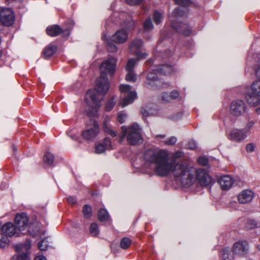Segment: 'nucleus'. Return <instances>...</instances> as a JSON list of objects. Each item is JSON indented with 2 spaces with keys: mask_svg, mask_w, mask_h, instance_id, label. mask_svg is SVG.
Instances as JSON below:
<instances>
[{
  "mask_svg": "<svg viewBox=\"0 0 260 260\" xmlns=\"http://www.w3.org/2000/svg\"><path fill=\"white\" fill-rule=\"evenodd\" d=\"M174 1L177 4L183 7L188 6L191 3L190 0H174Z\"/></svg>",
  "mask_w": 260,
  "mask_h": 260,
  "instance_id": "44",
  "label": "nucleus"
},
{
  "mask_svg": "<svg viewBox=\"0 0 260 260\" xmlns=\"http://www.w3.org/2000/svg\"><path fill=\"white\" fill-rule=\"evenodd\" d=\"M121 92L127 93L128 95L125 97L121 103L122 108L133 103L137 95L136 91L131 90V86L127 84H121L119 86Z\"/></svg>",
  "mask_w": 260,
  "mask_h": 260,
  "instance_id": "8",
  "label": "nucleus"
},
{
  "mask_svg": "<svg viewBox=\"0 0 260 260\" xmlns=\"http://www.w3.org/2000/svg\"><path fill=\"white\" fill-rule=\"evenodd\" d=\"M143 26H144V29L147 31H149L150 29H151L153 27V25L151 20L150 19H147L144 22Z\"/></svg>",
  "mask_w": 260,
  "mask_h": 260,
  "instance_id": "43",
  "label": "nucleus"
},
{
  "mask_svg": "<svg viewBox=\"0 0 260 260\" xmlns=\"http://www.w3.org/2000/svg\"><path fill=\"white\" fill-rule=\"evenodd\" d=\"M15 224L19 232L26 230L27 232H29L33 236H37L40 235V231L38 229L35 232L31 231V226L28 222V217L24 213H19L16 215Z\"/></svg>",
  "mask_w": 260,
  "mask_h": 260,
  "instance_id": "6",
  "label": "nucleus"
},
{
  "mask_svg": "<svg viewBox=\"0 0 260 260\" xmlns=\"http://www.w3.org/2000/svg\"><path fill=\"white\" fill-rule=\"evenodd\" d=\"M15 20L14 14L9 8H4L0 10V20L5 25L9 26L13 24Z\"/></svg>",
  "mask_w": 260,
  "mask_h": 260,
  "instance_id": "12",
  "label": "nucleus"
},
{
  "mask_svg": "<svg viewBox=\"0 0 260 260\" xmlns=\"http://www.w3.org/2000/svg\"><path fill=\"white\" fill-rule=\"evenodd\" d=\"M64 33H66L64 36H67V37H68L70 35V30L69 29H67V30H64V31H63Z\"/></svg>",
  "mask_w": 260,
  "mask_h": 260,
  "instance_id": "57",
  "label": "nucleus"
},
{
  "mask_svg": "<svg viewBox=\"0 0 260 260\" xmlns=\"http://www.w3.org/2000/svg\"><path fill=\"white\" fill-rule=\"evenodd\" d=\"M234 250L225 248L222 252V258L223 260H233L234 258Z\"/></svg>",
  "mask_w": 260,
  "mask_h": 260,
  "instance_id": "28",
  "label": "nucleus"
},
{
  "mask_svg": "<svg viewBox=\"0 0 260 260\" xmlns=\"http://www.w3.org/2000/svg\"><path fill=\"white\" fill-rule=\"evenodd\" d=\"M122 25L127 29L131 30L134 28L135 22L130 16H128L126 20L122 22Z\"/></svg>",
  "mask_w": 260,
  "mask_h": 260,
  "instance_id": "29",
  "label": "nucleus"
},
{
  "mask_svg": "<svg viewBox=\"0 0 260 260\" xmlns=\"http://www.w3.org/2000/svg\"><path fill=\"white\" fill-rule=\"evenodd\" d=\"M157 72L161 75L170 74L173 72V68L169 65H161L158 67Z\"/></svg>",
  "mask_w": 260,
  "mask_h": 260,
  "instance_id": "26",
  "label": "nucleus"
},
{
  "mask_svg": "<svg viewBox=\"0 0 260 260\" xmlns=\"http://www.w3.org/2000/svg\"><path fill=\"white\" fill-rule=\"evenodd\" d=\"M115 105V102L114 101V98H112L107 103L105 106V110L106 111H110L113 108L114 105Z\"/></svg>",
  "mask_w": 260,
  "mask_h": 260,
  "instance_id": "42",
  "label": "nucleus"
},
{
  "mask_svg": "<svg viewBox=\"0 0 260 260\" xmlns=\"http://www.w3.org/2000/svg\"><path fill=\"white\" fill-rule=\"evenodd\" d=\"M67 200L69 203L74 204L76 203V200L74 197H69L67 198Z\"/></svg>",
  "mask_w": 260,
  "mask_h": 260,
  "instance_id": "54",
  "label": "nucleus"
},
{
  "mask_svg": "<svg viewBox=\"0 0 260 260\" xmlns=\"http://www.w3.org/2000/svg\"><path fill=\"white\" fill-rule=\"evenodd\" d=\"M254 198V192L250 189L242 190L238 196V201L240 204H245L250 202Z\"/></svg>",
  "mask_w": 260,
  "mask_h": 260,
  "instance_id": "17",
  "label": "nucleus"
},
{
  "mask_svg": "<svg viewBox=\"0 0 260 260\" xmlns=\"http://www.w3.org/2000/svg\"><path fill=\"white\" fill-rule=\"evenodd\" d=\"M179 95V93L177 90H174L172 91L170 96L167 93H164L162 96V100L165 102H168L171 99H175L177 98Z\"/></svg>",
  "mask_w": 260,
  "mask_h": 260,
  "instance_id": "30",
  "label": "nucleus"
},
{
  "mask_svg": "<svg viewBox=\"0 0 260 260\" xmlns=\"http://www.w3.org/2000/svg\"><path fill=\"white\" fill-rule=\"evenodd\" d=\"M146 111H145L144 112H143L142 111V113H143V115H147V114H146Z\"/></svg>",
  "mask_w": 260,
  "mask_h": 260,
  "instance_id": "62",
  "label": "nucleus"
},
{
  "mask_svg": "<svg viewBox=\"0 0 260 260\" xmlns=\"http://www.w3.org/2000/svg\"><path fill=\"white\" fill-rule=\"evenodd\" d=\"M98 217L100 221H104L109 219V215L106 209H101L98 212Z\"/></svg>",
  "mask_w": 260,
  "mask_h": 260,
  "instance_id": "31",
  "label": "nucleus"
},
{
  "mask_svg": "<svg viewBox=\"0 0 260 260\" xmlns=\"http://www.w3.org/2000/svg\"><path fill=\"white\" fill-rule=\"evenodd\" d=\"M177 180L183 186H190L194 181L193 174L195 169L189 165L187 162H176L173 161L172 171Z\"/></svg>",
  "mask_w": 260,
  "mask_h": 260,
  "instance_id": "2",
  "label": "nucleus"
},
{
  "mask_svg": "<svg viewBox=\"0 0 260 260\" xmlns=\"http://www.w3.org/2000/svg\"><path fill=\"white\" fill-rule=\"evenodd\" d=\"M112 149L111 140L109 138H105L104 142L96 145L95 147V152L97 154H101L104 152L106 150Z\"/></svg>",
  "mask_w": 260,
  "mask_h": 260,
  "instance_id": "20",
  "label": "nucleus"
},
{
  "mask_svg": "<svg viewBox=\"0 0 260 260\" xmlns=\"http://www.w3.org/2000/svg\"><path fill=\"white\" fill-rule=\"evenodd\" d=\"M256 122V120H250L249 119L246 124V126L244 128V129H243L244 131L246 133V134L248 135L250 131V130L251 129V128H252V127L253 126V125H254V124Z\"/></svg>",
  "mask_w": 260,
  "mask_h": 260,
  "instance_id": "36",
  "label": "nucleus"
},
{
  "mask_svg": "<svg viewBox=\"0 0 260 260\" xmlns=\"http://www.w3.org/2000/svg\"><path fill=\"white\" fill-rule=\"evenodd\" d=\"M126 117L127 115L125 113L120 112L118 114L117 120L120 123H122L125 121Z\"/></svg>",
  "mask_w": 260,
  "mask_h": 260,
  "instance_id": "46",
  "label": "nucleus"
},
{
  "mask_svg": "<svg viewBox=\"0 0 260 260\" xmlns=\"http://www.w3.org/2000/svg\"><path fill=\"white\" fill-rule=\"evenodd\" d=\"M136 63V59L134 58H130L128 60L126 65L125 66V70L127 72L134 71V69Z\"/></svg>",
  "mask_w": 260,
  "mask_h": 260,
  "instance_id": "34",
  "label": "nucleus"
},
{
  "mask_svg": "<svg viewBox=\"0 0 260 260\" xmlns=\"http://www.w3.org/2000/svg\"><path fill=\"white\" fill-rule=\"evenodd\" d=\"M188 147L191 149H195L197 147V144L194 141H190L188 143Z\"/></svg>",
  "mask_w": 260,
  "mask_h": 260,
  "instance_id": "53",
  "label": "nucleus"
},
{
  "mask_svg": "<svg viewBox=\"0 0 260 260\" xmlns=\"http://www.w3.org/2000/svg\"><path fill=\"white\" fill-rule=\"evenodd\" d=\"M255 74L257 78L260 80V57L258 59L257 63L255 68Z\"/></svg>",
  "mask_w": 260,
  "mask_h": 260,
  "instance_id": "47",
  "label": "nucleus"
},
{
  "mask_svg": "<svg viewBox=\"0 0 260 260\" xmlns=\"http://www.w3.org/2000/svg\"><path fill=\"white\" fill-rule=\"evenodd\" d=\"M246 111L245 104L243 101L236 100L233 101L230 107V112L235 116H240Z\"/></svg>",
  "mask_w": 260,
  "mask_h": 260,
  "instance_id": "15",
  "label": "nucleus"
},
{
  "mask_svg": "<svg viewBox=\"0 0 260 260\" xmlns=\"http://www.w3.org/2000/svg\"><path fill=\"white\" fill-rule=\"evenodd\" d=\"M105 133L110 135L113 137H115L117 136V133L114 130H113L110 125H107L105 124V126H103Z\"/></svg>",
  "mask_w": 260,
  "mask_h": 260,
  "instance_id": "40",
  "label": "nucleus"
},
{
  "mask_svg": "<svg viewBox=\"0 0 260 260\" xmlns=\"http://www.w3.org/2000/svg\"><path fill=\"white\" fill-rule=\"evenodd\" d=\"M8 242L9 240L7 238L5 237H1V238H0V247H5L8 244Z\"/></svg>",
  "mask_w": 260,
  "mask_h": 260,
  "instance_id": "49",
  "label": "nucleus"
},
{
  "mask_svg": "<svg viewBox=\"0 0 260 260\" xmlns=\"http://www.w3.org/2000/svg\"><path fill=\"white\" fill-rule=\"evenodd\" d=\"M110 120H111V119L108 116H105L104 117V122H103V126H105V123L107 125H110L109 124V122L110 121Z\"/></svg>",
  "mask_w": 260,
  "mask_h": 260,
  "instance_id": "52",
  "label": "nucleus"
},
{
  "mask_svg": "<svg viewBox=\"0 0 260 260\" xmlns=\"http://www.w3.org/2000/svg\"><path fill=\"white\" fill-rule=\"evenodd\" d=\"M260 226L259 224L254 219H249L246 223V226L249 229H254Z\"/></svg>",
  "mask_w": 260,
  "mask_h": 260,
  "instance_id": "41",
  "label": "nucleus"
},
{
  "mask_svg": "<svg viewBox=\"0 0 260 260\" xmlns=\"http://www.w3.org/2000/svg\"><path fill=\"white\" fill-rule=\"evenodd\" d=\"M34 260H46V258L43 255H39L36 257Z\"/></svg>",
  "mask_w": 260,
  "mask_h": 260,
  "instance_id": "55",
  "label": "nucleus"
},
{
  "mask_svg": "<svg viewBox=\"0 0 260 260\" xmlns=\"http://www.w3.org/2000/svg\"><path fill=\"white\" fill-rule=\"evenodd\" d=\"M159 80L155 73L150 72L148 73L147 76L146 84L149 88L156 86Z\"/></svg>",
  "mask_w": 260,
  "mask_h": 260,
  "instance_id": "23",
  "label": "nucleus"
},
{
  "mask_svg": "<svg viewBox=\"0 0 260 260\" xmlns=\"http://www.w3.org/2000/svg\"><path fill=\"white\" fill-rule=\"evenodd\" d=\"M128 38V32L123 29H120L111 36V39L116 43L122 44L126 42Z\"/></svg>",
  "mask_w": 260,
  "mask_h": 260,
  "instance_id": "16",
  "label": "nucleus"
},
{
  "mask_svg": "<svg viewBox=\"0 0 260 260\" xmlns=\"http://www.w3.org/2000/svg\"><path fill=\"white\" fill-rule=\"evenodd\" d=\"M143 44V42L141 39H136L133 40L129 45L131 52L136 55L139 58H144L147 56L146 53L141 52V47Z\"/></svg>",
  "mask_w": 260,
  "mask_h": 260,
  "instance_id": "10",
  "label": "nucleus"
},
{
  "mask_svg": "<svg viewBox=\"0 0 260 260\" xmlns=\"http://www.w3.org/2000/svg\"><path fill=\"white\" fill-rule=\"evenodd\" d=\"M121 131L119 140L120 142L126 136L127 142L132 145H136L142 143V129L137 123H134L128 126H122Z\"/></svg>",
  "mask_w": 260,
  "mask_h": 260,
  "instance_id": "3",
  "label": "nucleus"
},
{
  "mask_svg": "<svg viewBox=\"0 0 260 260\" xmlns=\"http://www.w3.org/2000/svg\"><path fill=\"white\" fill-rule=\"evenodd\" d=\"M218 182L222 190H226L231 188L234 183V180L230 176L225 175L221 177Z\"/></svg>",
  "mask_w": 260,
  "mask_h": 260,
  "instance_id": "19",
  "label": "nucleus"
},
{
  "mask_svg": "<svg viewBox=\"0 0 260 260\" xmlns=\"http://www.w3.org/2000/svg\"><path fill=\"white\" fill-rule=\"evenodd\" d=\"M247 135L243 129H235L232 131L229 134V138L237 142H240L246 139Z\"/></svg>",
  "mask_w": 260,
  "mask_h": 260,
  "instance_id": "18",
  "label": "nucleus"
},
{
  "mask_svg": "<svg viewBox=\"0 0 260 260\" xmlns=\"http://www.w3.org/2000/svg\"><path fill=\"white\" fill-rule=\"evenodd\" d=\"M185 12L183 10H181L180 8H176L169 16V18L171 22V26L173 28L184 36H188L191 34V29L186 24L179 23V26H178V18L180 17L183 16Z\"/></svg>",
  "mask_w": 260,
  "mask_h": 260,
  "instance_id": "4",
  "label": "nucleus"
},
{
  "mask_svg": "<svg viewBox=\"0 0 260 260\" xmlns=\"http://www.w3.org/2000/svg\"><path fill=\"white\" fill-rule=\"evenodd\" d=\"M256 248L257 249V250L260 251V244H258L256 246Z\"/></svg>",
  "mask_w": 260,
  "mask_h": 260,
  "instance_id": "60",
  "label": "nucleus"
},
{
  "mask_svg": "<svg viewBox=\"0 0 260 260\" xmlns=\"http://www.w3.org/2000/svg\"><path fill=\"white\" fill-rule=\"evenodd\" d=\"M89 231L92 236H96L99 234L98 225L95 223H92L90 225Z\"/></svg>",
  "mask_w": 260,
  "mask_h": 260,
  "instance_id": "38",
  "label": "nucleus"
},
{
  "mask_svg": "<svg viewBox=\"0 0 260 260\" xmlns=\"http://www.w3.org/2000/svg\"><path fill=\"white\" fill-rule=\"evenodd\" d=\"M107 49L109 51L112 52H115L117 50V48L115 44H112V43H109L107 45Z\"/></svg>",
  "mask_w": 260,
  "mask_h": 260,
  "instance_id": "50",
  "label": "nucleus"
},
{
  "mask_svg": "<svg viewBox=\"0 0 260 260\" xmlns=\"http://www.w3.org/2000/svg\"><path fill=\"white\" fill-rule=\"evenodd\" d=\"M57 47L52 44H49L44 50L43 54L45 57H49L53 55L56 51Z\"/></svg>",
  "mask_w": 260,
  "mask_h": 260,
  "instance_id": "27",
  "label": "nucleus"
},
{
  "mask_svg": "<svg viewBox=\"0 0 260 260\" xmlns=\"http://www.w3.org/2000/svg\"><path fill=\"white\" fill-rule=\"evenodd\" d=\"M83 213L86 218H89L92 214V209L90 206L85 205L83 207Z\"/></svg>",
  "mask_w": 260,
  "mask_h": 260,
  "instance_id": "37",
  "label": "nucleus"
},
{
  "mask_svg": "<svg viewBox=\"0 0 260 260\" xmlns=\"http://www.w3.org/2000/svg\"><path fill=\"white\" fill-rule=\"evenodd\" d=\"M38 247L41 250H47L48 247L47 242L45 241L44 240H42L38 244Z\"/></svg>",
  "mask_w": 260,
  "mask_h": 260,
  "instance_id": "45",
  "label": "nucleus"
},
{
  "mask_svg": "<svg viewBox=\"0 0 260 260\" xmlns=\"http://www.w3.org/2000/svg\"><path fill=\"white\" fill-rule=\"evenodd\" d=\"M70 137L73 139H77V136H73V135H71L70 136Z\"/></svg>",
  "mask_w": 260,
  "mask_h": 260,
  "instance_id": "59",
  "label": "nucleus"
},
{
  "mask_svg": "<svg viewBox=\"0 0 260 260\" xmlns=\"http://www.w3.org/2000/svg\"><path fill=\"white\" fill-rule=\"evenodd\" d=\"M44 161L50 166L52 165L54 161V156L53 154L49 152H47L43 157Z\"/></svg>",
  "mask_w": 260,
  "mask_h": 260,
  "instance_id": "33",
  "label": "nucleus"
},
{
  "mask_svg": "<svg viewBox=\"0 0 260 260\" xmlns=\"http://www.w3.org/2000/svg\"><path fill=\"white\" fill-rule=\"evenodd\" d=\"M132 244V240L128 237L123 238L120 242V246L123 249H127Z\"/></svg>",
  "mask_w": 260,
  "mask_h": 260,
  "instance_id": "32",
  "label": "nucleus"
},
{
  "mask_svg": "<svg viewBox=\"0 0 260 260\" xmlns=\"http://www.w3.org/2000/svg\"><path fill=\"white\" fill-rule=\"evenodd\" d=\"M254 145L253 143H249L246 146V150L247 152L250 153L254 150Z\"/></svg>",
  "mask_w": 260,
  "mask_h": 260,
  "instance_id": "51",
  "label": "nucleus"
},
{
  "mask_svg": "<svg viewBox=\"0 0 260 260\" xmlns=\"http://www.w3.org/2000/svg\"><path fill=\"white\" fill-rule=\"evenodd\" d=\"M166 153L164 151H155L153 149H149L144 153V159L147 161L154 166L158 161V159Z\"/></svg>",
  "mask_w": 260,
  "mask_h": 260,
  "instance_id": "13",
  "label": "nucleus"
},
{
  "mask_svg": "<svg viewBox=\"0 0 260 260\" xmlns=\"http://www.w3.org/2000/svg\"><path fill=\"white\" fill-rule=\"evenodd\" d=\"M165 135H157L156 136V138L158 140H160V143H162L165 145H174L177 142V138L175 137H171L167 140H164L163 139L165 138Z\"/></svg>",
  "mask_w": 260,
  "mask_h": 260,
  "instance_id": "25",
  "label": "nucleus"
},
{
  "mask_svg": "<svg viewBox=\"0 0 260 260\" xmlns=\"http://www.w3.org/2000/svg\"><path fill=\"white\" fill-rule=\"evenodd\" d=\"M19 232L16 226L12 222H8L4 224L1 228V237H5L8 239V237L19 236Z\"/></svg>",
  "mask_w": 260,
  "mask_h": 260,
  "instance_id": "14",
  "label": "nucleus"
},
{
  "mask_svg": "<svg viewBox=\"0 0 260 260\" xmlns=\"http://www.w3.org/2000/svg\"><path fill=\"white\" fill-rule=\"evenodd\" d=\"M117 59L109 57L100 66L101 76L96 80L95 89L89 90L85 94L86 103L95 111L101 107V102L97 98V93L104 95L109 89V83L107 74L112 75L116 70Z\"/></svg>",
  "mask_w": 260,
  "mask_h": 260,
  "instance_id": "1",
  "label": "nucleus"
},
{
  "mask_svg": "<svg viewBox=\"0 0 260 260\" xmlns=\"http://www.w3.org/2000/svg\"><path fill=\"white\" fill-rule=\"evenodd\" d=\"M163 19V14L157 11H154L153 13V20L156 24H159L162 22Z\"/></svg>",
  "mask_w": 260,
  "mask_h": 260,
  "instance_id": "35",
  "label": "nucleus"
},
{
  "mask_svg": "<svg viewBox=\"0 0 260 260\" xmlns=\"http://www.w3.org/2000/svg\"><path fill=\"white\" fill-rule=\"evenodd\" d=\"M182 155V153L181 152H177L174 155V158H177L178 157H180Z\"/></svg>",
  "mask_w": 260,
  "mask_h": 260,
  "instance_id": "56",
  "label": "nucleus"
},
{
  "mask_svg": "<svg viewBox=\"0 0 260 260\" xmlns=\"http://www.w3.org/2000/svg\"><path fill=\"white\" fill-rule=\"evenodd\" d=\"M174 159L169 160L167 152L162 155L154 166L153 169L155 173L161 177L167 176L172 170Z\"/></svg>",
  "mask_w": 260,
  "mask_h": 260,
  "instance_id": "5",
  "label": "nucleus"
},
{
  "mask_svg": "<svg viewBox=\"0 0 260 260\" xmlns=\"http://www.w3.org/2000/svg\"><path fill=\"white\" fill-rule=\"evenodd\" d=\"M198 162L203 166H206L208 163V159L205 157L201 156L198 159Z\"/></svg>",
  "mask_w": 260,
  "mask_h": 260,
  "instance_id": "48",
  "label": "nucleus"
},
{
  "mask_svg": "<svg viewBox=\"0 0 260 260\" xmlns=\"http://www.w3.org/2000/svg\"><path fill=\"white\" fill-rule=\"evenodd\" d=\"M99 128L98 124H95L93 128L86 129L82 132V137L89 140L94 138L99 133Z\"/></svg>",
  "mask_w": 260,
  "mask_h": 260,
  "instance_id": "22",
  "label": "nucleus"
},
{
  "mask_svg": "<svg viewBox=\"0 0 260 260\" xmlns=\"http://www.w3.org/2000/svg\"><path fill=\"white\" fill-rule=\"evenodd\" d=\"M195 173H196V180L202 186H208L211 184L212 178L205 170L199 169L196 170L195 169Z\"/></svg>",
  "mask_w": 260,
  "mask_h": 260,
  "instance_id": "11",
  "label": "nucleus"
},
{
  "mask_svg": "<svg viewBox=\"0 0 260 260\" xmlns=\"http://www.w3.org/2000/svg\"><path fill=\"white\" fill-rule=\"evenodd\" d=\"M125 76V80L128 82H135L137 79L136 74H135L134 71L127 72Z\"/></svg>",
  "mask_w": 260,
  "mask_h": 260,
  "instance_id": "39",
  "label": "nucleus"
},
{
  "mask_svg": "<svg viewBox=\"0 0 260 260\" xmlns=\"http://www.w3.org/2000/svg\"><path fill=\"white\" fill-rule=\"evenodd\" d=\"M260 80H256L253 82L251 86L250 90L248 92L245 98L246 101L251 106H255L260 102Z\"/></svg>",
  "mask_w": 260,
  "mask_h": 260,
  "instance_id": "7",
  "label": "nucleus"
},
{
  "mask_svg": "<svg viewBox=\"0 0 260 260\" xmlns=\"http://www.w3.org/2000/svg\"><path fill=\"white\" fill-rule=\"evenodd\" d=\"M248 244L246 242H238L234 245L233 250L235 253L244 254L247 252Z\"/></svg>",
  "mask_w": 260,
  "mask_h": 260,
  "instance_id": "21",
  "label": "nucleus"
},
{
  "mask_svg": "<svg viewBox=\"0 0 260 260\" xmlns=\"http://www.w3.org/2000/svg\"><path fill=\"white\" fill-rule=\"evenodd\" d=\"M151 61V60H149L147 61V63L150 62Z\"/></svg>",
  "mask_w": 260,
  "mask_h": 260,
  "instance_id": "63",
  "label": "nucleus"
},
{
  "mask_svg": "<svg viewBox=\"0 0 260 260\" xmlns=\"http://www.w3.org/2000/svg\"><path fill=\"white\" fill-rule=\"evenodd\" d=\"M13 150L16 152L17 151L16 147L15 146H13Z\"/></svg>",
  "mask_w": 260,
  "mask_h": 260,
  "instance_id": "61",
  "label": "nucleus"
},
{
  "mask_svg": "<svg viewBox=\"0 0 260 260\" xmlns=\"http://www.w3.org/2000/svg\"><path fill=\"white\" fill-rule=\"evenodd\" d=\"M47 34L51 37H55L62 32V29L57 25L49 26L46 29Z\"/></svg>",
  "mask_w": 260,
  "mask_h": 260,
  "instance_id": "24",
  "label": "nucleus"
},
{
  "mask_svg": "<svg viewBox=\"0 0 260 260\" xmlns=\"http://www.w3.org/2000/svg\"><path fill=\"white\" fill-rule=\"evenodd\" d=\"M31 247V243L27 240L24 244H19L15 246L17 252L20 253L17 255L18 260H30L29 250Z\"/></svg>",
  "mask_w": 260,
  "mask_h": 260,
  "instance_id": "9",
  "label": "nucleus"
},
{
  "mask_svg": "<svg viewBox=\"0 0 260 260\" xmlns=\"http://www.w3.org/2000/svg\"><path fill=\"white\" fill-rule=\"evenodd\" d=\"M255 111L257 114H260V108H258L256 109Z\"/></svg>",
  "mask_w": 260,
  "mask_h": 260,
  "instance_id": "58",
  "label": "nucleus"
}]
</instances>
